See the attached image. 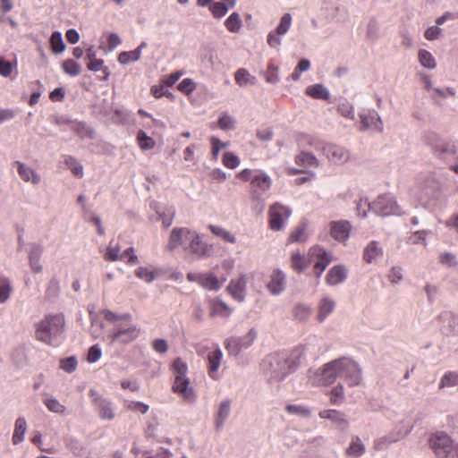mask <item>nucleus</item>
Here are the masks:
<instances>
[{
	"mask_svg": "<svg viewBox=\"0 0 458 458\" xmlns=\"http://www.w3.org/2000/svg\"><path fill=\"white\" fill-rule=\"evenodd\" d=\"M308 380L313 386H328L336 379H344L349 386H358L361 381L359 365L347 357H342L324 364L317 369H309Z\"/></svg>",
	"mask_w": 458,
	"mask_h": 458,
	"instance_id": "nucleus-1",
	"label": "nucleus"
},
{
	"mask_svg": "<svg viewBox=\"0 0 458 458\" xmlns=\"http://www.w3.org/2000/svg\"><path fill=\"white\" fill-rule=\"evenodd\" d=\"M301 352L293 351L274 352L267 355L262 361V371L269 384H277L294 372L300 365Z\"/></svg>",
	"mask_w": 458,
	"mask_h": 458,
	"instance_id": "nucleus-2",
	"label": "nucleus"
},
{
	"mask_svg": "<svg viewBox=\"0 0 458 458\" xmlns=\"http://www.w3.org/2000/svg\"><path fill=\"white\" fill-rule=\"evenodd\" d=\"M415 208L434 211L440 204L441 183L435 176H428L413 190Z\"/></svg>",
	"mask_w": 458,
	"mask_h": 458,
	"instance_id": "nucleus-3",
	"label": "nucleus"
},
{
	"mask_svg": "<svg viewBox=\"0 0 458 458\" xmlns=\"http://www.w3.org/2000/svg\"><path fill=\"white\" fill-rule=\"evenodd\" d=\"M64 327L63 315H48L41 320L36 329V338L47 344H54Z\"/></svg>",
	"mask_w": 458,
	"mask_h": 458,
	"instance_id": "nucleus-4",
	"label": "nucleus"
},
{
	"mask_svg": "<svg viewBox=\"0 0 458 458\" xmlns=\"http://www.w3.org/2000/svg\"><path fill=\"white\" fill-rule=\"evenodd\" d=\"M140 332V328L131 322V315L127 314L116 321L109 336L113 343L126 344L137 339Z\"/></svg>",
	"mask_w": 458,
	"mask_h": 458,
	"instance_id": "nucleus-5",
	"label": "nucleus"
},
{
	"mask_svg": "<svg viewBox=\"0 0 458 458\" xmlns=\"http://www.w3.org/2000/svg\"><path fill=\"white\" fill-rule=\"evenodd\" d=\"M430 448L437 458H454V445L450 437L444 432H437L428 439Z\"/></svg>",
	"mask_w": 458,
	"mask_h": 458,
	"instance_id": "nucleus-6",
	"label": "nucleus"
},
{
	"mask_svg": "<svg viewBox=\"0 0 458 458\" xmlns=\"http://www.w3.org/2000/svg\"><path fill=\"white\" fill-rule=\"evenodd\" d=\"M369 208L378 216H402L405 212L397 204L395 198L391 194H383L378 196L371 204Z\"/></svg>",
	"mask_w": 458,
	"mask_h": 458,
	"instance_id": "nucleus-7",
	"label": "nucleus"
},
{
	"mask_svg": "<svg viewBox=\"0 0 458 458\" xmlns=\"http://www.w3.org/2000/svg\"><path fill=\"white\" fill-rule=\"evenodd\" d=\"M257 337V332L254 328L242 337H230L225 340V346L230 355L237 356L242 351L250 347Z\"/></svg>",
	"mask_w": 458,
	"mask_h": 458,
	"instance_id": "nucleus-8",
	"label": "nucleus"
},
{
	"mask_svg": "<svg viewBox=\"0 0 458 458\" xmlns=\"http://www.w3.org/2000/svg\"><path fill=\"white\" fill-rule=\"evenodd\" d=\"M331 261V254L322 247L314 246L310 248L309 251V262L314 263V273L318 278L321 276Z\"/></svg>",
	"mask_w": 458,
	"mask_h": 458,
	"instance_id": "nucleus-9",
	"label": "nucleus"
},
{
	"mask_svg": "<svg viewBox=\"0 0 458 458\" xmlns=\"http://www.w3.org/2000/svg\"><path fill=\"white\" fill-rule=\"evenodd\" d=\"M411 431V428L404 424H397L387 435L377 438L374 442L376 450H384L392 444L403 439Z\"/></svg>",
	"mask_w": 458,
	"mask_h": 458,
	"instance_id": "nucleus-10",
	"label": "nucleus"
},
{
	"mask_svg": "<svg viewBox=\"0 0 458 458\" xmlns=\"http://www.w3.org/2000/svg\"><path fill=\"white\" fill-rule=\"evenodd\" d=\"M271 184L272 180L268 174L260 170H255L250 184L252 199L255 200H260L263 194L270 189Z\"/></svg>",
	"mask_w": 458,
	"mask_h": 458,
	"instance_id": "nucleus-11",
	"label": "nucleus"
},
{
	"mask_svg": "<svg viewBox=\"0 0 458 458\" xmlns=\"http://www.w3.org/2000/svg\"><path fill=\"white\" fill-rule=\"evenodd\" d=\"M292 215L290 208L280 203H275L269 208V226L273 231H279L284 227V222Z\"/></svg>",
	"mask_w": 458,
	"mask_h": 458,
	"instance_id": "nucleus-12",
	"label": "nucleus"
},
{
	"mask_svg": "<svg viewBox=\"0 0 458 458\" xmlns=\"http://www.w3.org/2000/svg\"><path fill=\"white\" fill-rule=\"evenodd\" d=\"M184 250L189 251L191 254L195 256L197 259H202L210 256V249L205 243L199 233L196 231L191 232L188 236L187 243H185Z\"/></svg>",
	"mask_w": 458,
	"mask_h": 458,
	"instance_id": "nucleus-13",
	"label": "nucleus"
},
{
	"mask_svg": "<svg viewBox=\"0 0 458 458\" xmlns=\"http://www.w3.org/2000/svg\"><path fill=\"white\" fill-rule=\"evenodd\" d=\"M90 396L93 398V403L98 408L99 417L105 420H112L115 417V410L114 403L106 398H104L95 393L89 391Z\"/></svg>",
	"mask_w": 458,
	"mask_h": 458,
	"instance_id": "nucleus-14",
	"label": "nucleus"
},
{
	"mask_svg": "<svg viewBox=\"0 0 458 458\" xmlns=\"http://www.w3.org/2000/svg\"><path fill=\"white\" fill-rule=\"evenodd\" d=\"M173 391L178 394L186 403H193L196 401V393L191 386L190 379L187 377H174Z\"/></svg>",
	"mask_w": 458,
	"mask_h": 458,
	"instance_id": "nucleus-15",
	"label": "nucleus"
},
{
	"mask_svg": "<svg viewBox=\"0 0 458 458\" xmlns=\"http://www.w3.org/2000/svg\"><path fill=\"white\" fill-rule=\"evenodd\" d=\"M322 151L327 159L335 165H344L350 159L349 151L341 146L325 144L322 147Z\"/></svg>",
	"mask_w": 458,
	"mask_h": 458,
	"instance_id": "nucleus-16",
	"label": "nucleus"
},
{
	"mask_svg": "<svg viewBox=\"0 0 458 458\" xmlns=\"http://www.w3.org/2000/svg\"><path fill=\"white\" fill-rule=\"evenodd\" d=\"M359 115L361 123L360 131L374 130L377 132L383 131V122L376 110H368L367 112L360 113Z\"/></svg>",
	"mask_w": 458,
	"mask_h": 458,
	"instance_id": "nucleus-17",
	"label": "nucleus"
},
{
	"mask_svg": "<svg viewBox=\"0 0 458 458\" xmlns=\"http://www.w3.org/2000/svg\"><path fill=\"white\" fill-rule=\"evenodd\" d=\"M191 232V230L186 227L174 228L170 233L166 249L169 251L174 250L179 246H182L184 249Z\"/></svg>",
	"mask_w": 458,
	"mask_h": 458,
	"instance_id": "nucleus-18",
	"label": "nucleus"
},
{
	"mask_svg": "<svg viewBox=\"0 0 458 458\" xmlns=\"http://www.w3.org/2000/svg\"><path fill=\"white\" fill-rule=\"evenodd\" d=\"M286 286V276L280 269H275L271 276L267 287L271 294L279 295L282 293Z\"/></svg>",
	"mask_w": 458,
	"mask_h": 458,
	"instance_id": "nucleus-19",
	"label": "nucleus"
},
{
	"mask_svg": "<svg viewBox=\"0 0 458 458\" xmlns=\"http://www.w3.org/2000/svg\"><path fill=\"white\" fill-rule=\"evenodd\" d=\"M246 284V278L244 276H242L236 279H232L226 290L234 300L242 302L245 299Z\"/></svg>",
	"mask_w": 458,
	"mask_h": 458,
	"instance_id": "nucleus-20",
	"label": "nucleus"
},
{
	"mask_svg": "<svg viewBox=\"0 0 458 458\" xmlns=\"http://www.w3.org/2000/svg\"><path fill=\"white\" fill-rule=\"evenodd\" d=\"M351 225L346 220L333 221L330 223V234L338 242H345L350 235Z\"/></svg>",
	"mask_w": 458,
	"mask_h": 458,
	"instance_id": "nucleus-21",
	"label": "nucleus"
},
{
	"mask_svg": "<svg viewBox=\"0 0 458 458\" xmlns=\"http://www.w3.org/2000/svg\"><path fill=\"white\" fill-rule=\"evenodd\" d=\"M43 246L39 243H30L29 250V262L30 268L35 273L42 271V266L40 264V258L43 254Z\"/></svg>",
	"mask_w": 458,
	"mask_h": 458,
	"instance_id": "nucleus-22",
	"label": "nucleus"
},
{
	"mask_svg": "<svg viewBox=\"0 0 458 458\" xmlns=\"http://www.w3.org/2000/svg\"><path fill=\"white\" fill-rule=\"evenodd\" d=\"M383 256V249L377 241L369 242L363 250V259L369 264H373Z\"/></svg>",
	"mask_w": 458,
	"mask_h": 458,
	"instance_id": "nucleus-23",
	"label": "nucleus"
},
{
	"mask_svg": "<svg viewBox=\"0 0 458 458\" xmlns=\"http://www.w3.org/2000/svg\"><path fill=\"white\" fill-rule=\"evenodd\" d=\"M433 154L437 158L449 162L456 157V147L454 143L444 140Z\"/></svg>",
	"mask_w": 458,
	"mask_h": 458,
	"instance_id": "nucleus-24",
	"label": "nucleus"
},
{
	"mask_svg": "<svg viewBox=\"0 0 458 458\" xmlns=\"http://www.w3.org/2000/svg\"><path fill=\"white\" fill-rule=\"evenodd\" d=\"M347 269L344 266H334L326 276V282L329 285H336L345 281Z\"/></svg>",
	"mask_w": 458,
	"mask_h": 458,
	"instance_id": "nucleus-25",
	"label": "nucleus"
},
{
	"mask_svg": "<svg viewBox=\"0 0 458 458\" xmlns=\"http://www.w3.org/2000/svg\"><path fill=\"white\" fill-rule=\"evenodd\" d=\"M231 413V401L225 399L221 402L218 406L216 417H215V427L216 430L220 431L227 420Z\"/></svg>",
	"mask_w": 458,
	"mask_h": 458,
	"instance_id": "nucleus-26",
	"label": "nucleus"
},
{
	"mask_svg": "<svg viewBox=\"0 0 458 458\" xmlns=\"http://www.w3.org/2000/svg\"><path fill=\"white\" fill-rule=\"evenodd\" d=\"M15 165L17 166L19 175L23 181L31 182L34 185H38L40 182V176L34 169L20 161H16Z\"/></svg>",
	"mask_w": 458,
	"mask_h": 458,
	"instance_id": "nucleus-27",
	"label": "nucleus"
},
{
	"mask_svg": "<svg viewBox=\"0 0 458 458\" xmlns=\"http://www.w3.org/2000/svg\"><path fill=\"white\" fill-rule=\"evenodd\" d=\"M335 309V301L328 297H323L318 305V320L323 322Z\"/></svg>",
	"mask_w": 458,
	"mask_h": 458,
	"instance_id": "nucleus-28",
	"label": "nucleus"
},
{
	"mask_svg": "<svg viewBox=\"0 0 458 458\" xmlns=\"http://www.w3.org/2000/svg\"><path fill=\"white\" fill-rule=\"evenodd\" d=\"M225 279L219 280L213 273H202L199 285L208 291H218Z\"/></svg>",
	"mask_w": 458,
	"mask_h": 458,
	"instance_id": "nucleus-29",
	"label": "nucleus"
},
{
	"mask_svg": "<svg viewBox=\"0 0 458 458\" xmlns=\"http://www.w3.org/2000/svg\"><path fill=\"white\" fill-rule=\"evenodd\" d=\"M150 208L156 211V213L158 216V218L162 220L163 225L165 227H168L173 223V218L174 216V208H168L166 210H164L161 208L160 205L153 201L150 203Z\"/></svg>",
	"mask_w": 458,
	"mask_h": 458,
	"instance_id": "nucleus-30",
	"label": "nucleus"
},
{
	"mask_svg": "<svg viewBox=\"0 0 458 458\" xmlns=\"http://www.w3.org/2000/svg\"><path fill=\"white\" fill-rule=\"evenodd\" d=\"M222 357L223 353L219 348H216L208 354V373L214 379L216 378V372L220 366Z\"/></svg>",
	"mask_w": 458,
	"mask_h": 458,
	"instance_id": "nucleus-31",
	"label": "nucleus"
},
{
	"mask_svg": "<svg viewBox=\"0 0 458 458\" xmlns=\"http://www.w3.org/2000/svg\"><path fill=\"white\" fill-rule=\"evenodd\" d=\"M162 274L160 268H149L147 267H140L135 270V276L145 281L146 283H151L158 278Z\"/></svg>",
	"mask_w": 458,
	"mask_h": 458,
	"instance_id": "nucleus-32",
	"label": "nucleus"
},
{
	"mask_svg": "<svg viewBox=\"0 0 458 458\" xmlns=\"http://www.w3.org/2000/svg\"><path fill=\"white\" fill-rule=\"evenodd\" d=\"M365 445L359 437H352L345 454L352 458H359L365 453Z\"/></svg>",
	"mask_w": 458,
	"mask_h": 458,
	"instance_id": "nucleus-33",
	"label": "nucleus"
},
{
	"mask_svg": "<svg viewBox=\"0 0 458 458\" xmlns=\"http://www.w3.org/2000/svg\"><path fill=\"white\" fill-rule=\"evenodd\" d=\"M318 415L321 419L329 420L333 423H335L338 426H341V425L347 426L348 425V421L345 418V415L339 411L324 410V411H319Z\"/></svg>",
	"mask_w": 458,
	"mask_h": 458,
	"instance_id": "nucleus-34",
	"label": "nucleus"
},
{
	"mask_svg": "<svg viewBox=\"0 0 458 458\" xmlns=\"http://www.w3.org/2000/svg\"><path fill=\"white\" fill-rule=\"evenodd\" d=\"M306 94L315 99L329 100L330 93L328 89L320 83L309 86Z\"/></svg>",
	"mask_w": 458,
	"mask_h": 458,
	"instance_id": "nucleus-35",
	"label": "nucleus"
},
{
	"mask_svg": "<svg viewBox=\"0 0 458 458\" xmlns=\"http://www.w3.org/2000/svg\"><path fill=\"white\" fill-rule=\"evenodd\" d=\"M27 431V421L24 417H19L14 423V431L13 435V443L18 445L23 441Z\"/></svg>",
	"mask_w": 458,
	"mask_h": 458,
	"instance_id": "nucleus-36",
	"label": "nucleus"
},
{
	"mask_svg": "<svg viewBox=\"0 0 458 458\" xmlns=\"http://www.w3.org/2000/svg\"><path fill=\"white\" fill-rule=\"evenodd\" d=\"M234 79L237 84L241 87H245L247 85H255L257 84L256 77L252 76L246 69L241 68L238 69L234 74Z\"/></svg>",
	"mask_w": 458,
	"mask_h": 458,
	"instance_id": "nucleus-37",
	"label": "nucleus"
},
{
	"mask_svg": "<svg viewBox=\"0 0 458 458\" xmlns=\"http://www.w3.org/2000/svg\"><path fill=\"white\" fill-rule=\"evenodd\" d=\"M231 313L232 310L223 301L216 299L211 301V316L227 318Z\"/></svg>",
	"mask_w": 458,
	"mask_h": 458,
	"instance_id": "nucleus-38",
	"label": "nucleus"
},
{
	"mask_svg": "<svg viewBox=\"0 0 458 458\" xmlns=\"http://www.w3.org/2000/svg\"><path fill=\"white\" fill-rule=\"evenodd\" d=\"M421 140L423 143L430 147L432 152H434L444 141V140H442L441 137L433 131H424L421 136Z\"/></svg>",
	"mask_w": 458,
	"mask_h": 458,
	"instance_id": "nucleus-39",
	"label": "nucleus"
},
{
	"mask_svg": "<svg viewBox=\"0 0 458 458\" xmlns=\"http://www.w3.org/2000/svg\"><path fill=\"white\" fill-rule=\"evenodd\" d=\"M295 160L299 165L306 167H318L319 165L317 157L313 154L306 151H301L297 155Z\"/></svg>",
	"mask_w": 458,
	"mask_h": 458,
	"instance_id": "nucleus-40",
	"label": "nucleus"
},
{
	"mask_svg": "<svg viewBox=\"0 0 458 458\" xmlns=\"http://www.w3.org/2000/svg\"><path fill=\"white\" fill-rule=\"evenodd\" d=\"M298 144L301 148L310 146L317 150H322V147L325 145L318 138L308 134H301L298 138Z\"/></svg>",
	"mask_w": 458,
	"mask_h": 458,
	"instance_id": "nucleus-41",
	"label": "nucleus"
},
{
	"mask_svg": "<svg viewBox=\"0 0 458 458\" xmlns=\"http://www.w3.org/2000/svg\"><path fill=\"white\" fill-rule=\"evenodd\" d=\"M43 403L51 412L63 414L65 411V406L62 404L56 398L49 394L45 395Z\"/></svg>",
	"mask_w": 458,
	"mask_h": 458,
	"instance_id": "nucleus-42",
	"label": "nucleus"
},
{
	"mask_svg": "<svg viewBox=\"0 0 458 458\" xmlns=\"http://www.w3.org/2000/svg\"><path fill=\"white\" fill-rule=\"evenodd\" d=\"M291 263L293 268L299 273L304 271L310 264L309 259H305L299 251L292 254Z\"/></svg>",
	"mask_w": 458,
	"mask_h": 458,
	"instance_id": "nucleus-43",
	"label": "nucleus"
},
{
	"mask_svg": "<svg viewBox=\"0 0 458 458\" xmlns=\"http://www.w3.org/2000/svg\"><path fill=\"white\" fill-rule=\"evenodd\" d=\"M225 28L232 33L240 31L242 21L238 13H233L225 21Z\"/></svg>",
	"mask_w": 458,
	"mask_h": 458,
	"instance_id": "nucleus-44",
	"label": "nucleus"
},
{
	"mask_svg": "<svg viewBox=\"0 0 458 458\" xmlns=\"http://www.w3.org/2000/svg\"><path fill=\"white\" fill-rule=\"evenodd\" d=\"M311 314V308L306 304H296L293 310V315L299 321H305Z\"/></svg>",
	"mask_w": 458,
	"mask_h": 458,
	"instance_id": "nucleus-45",
	"label": "nucleus"
},
{
	"mask_svg": "<svg viewBox=\"0 0 458 458\" xmlns=\"http://www.w3.org/2000/svg\"><path fill=\"white\" fill-rule=\"evenodd\" d=\"M50 45L55 54H61L65 50V44L64 42L61 32L55 31L50 38Z\"/></svg>",
	"mask_w": 458,
	"mask_h": 458,
	"instance_id": "nucleus-46",
	"label": "nucleus"
},
{
	"mask_svg": "<svg viewBox=\"0 0 458 458\" xmlns=\"http://www.w3.org/2000/svg\"><path fill=\"white\" fill-rule=\"evenodd\" d=\"M418 58L420 64L425 68L434 69L437 66L434 56L425 49H420L419 51Z\"/></svg>",
	"mask_w": 458,
	"mask_h": 458,
	"instance_id": "nucleus-47",
	"label": "nucleus"
},
{
	"mask_svg": "<svg viewBox=\"0 0 458 458\" xmlns=\"http://www.w3.org/2000/svg\"><path fill=\"white\" fill-rule=\"evenodd\" d=\"M13 287L8 278L0 276V303L5 302L11 295Z\"/></svg>",
	"mask_w": 458,
	"mask_h": 458,
	"instance_id": "nucleus-48",
	"label": "nucleus"
},
{
	"mask_svg": "<svg viewBox=\"0 0 458 458\" xmlns=\"http://www.w3.org/2000/svg\"><path fill=\"white\" fill-rule=\"evenodd\" d=\"M455 386H458V372L449 371L442 377L439 383V389Z\"/></svg>",
	"mask_w": 458,
	"mask_h": 458,
	"instance_id": "nucleus-49",
	"label": "nucleus"
},
{
	"mask_svg": "<svg viewBox=\"0 0 458 458\" xmlns=\"http://www.w3.org/2000/svg\"><path fill=\"white\" fill-rule=\"evenodd\" d=\"M64 163L75 176L79 178L83 176V166L76 160L75 157L67 156L64 159Z\"/></svg>",
	"mask_w": 458,
	"mask_h": 458,
	"instance_id": "nucleus-50",
	"label": "nucleus"
},
{
	"mask_svg": "<svg viewBox=\"0 0 458 458\" xmlns=\"http://www.w3.org/2000/svg\"><path fill=\"white\" fill-rule=\"evenodd\" d=\"M429 231L427 230H418L411 233L408 236L406 242L411 245H416L420 243H423L426 245V236L428 234Z\"/></svg>",
	"mask_w": 458,
	"mask_h": 458,
	"instance_id": "nucleus-51",
	"label": "nucleus"
},
{
	"mask_svg": "<svg viewBox=\"0 0 458 458\" xmlns=\"http://www.w3.org/2000/svg\"><path fill=\"white\" fill-rule=\"evenodd\" d=\"M285 409L288 413L302 418H307L311 414L308 407L301 404H288Z\"/></svg>",
	"mask_w": 458,
	"mask_h": 458,
	"instance_id": "nucleus-52",
	"label": "nucleus"
},
{
	"mask_svg": "<svg viewBox=\"0 0 458 458\" xmlns=\"http://www.w3.org/2000/svg\"><path fill=\"white\" fill-rule=\"evenodd\" d=\"M104 259L106 261H116L121 260L120 254V247L118 244H113V242H110L108 244L106 250L104 254Z\"/></svg>",
	"mask_w": 458,
	"mask_h": 458,
	"instance_id": "nucleus-53",
	"label": "nucleus"
},
{
	"mask_svg": "<svg viewBox=\"0 0 458 458\" xmlns=\"http://www.w3.org/2000/svg\"><path fill=\"white\" fill-rule=\"evenodd\" d=\"M209 229L215 235L221 237L226 242L234 243L236 241L235 237L229 231L220 226L210 225Z\"/></svg>",
	"mask_w": 458,
	"mask_h": 458,
	"instance_id": "nucleus-54",
	"label": "nucleus"
},
{
	"mask_svg": "<svg viewBox=\"0 0 458 458\" xmlns=\"http://www.w3.org/2000/svg\"><path fill=\"white\" fill-rule=\"evenodd\" d=\"M442 318L447 321L448 334L458 335V316L450 313H445L442 315Z\"/></svg>",
	"mask_w": 458,
	"mask_h": 458,
	"instance_id": "nucleus-55",
	"label": "nucleus"
},
{
	"mask_svg": "<svg viewBox=\"0 0 458 458\" xmlns=\"http://www.w3.org/2000/svg\"><path fill=\"white\" fill-rule=\"evenodd\" d=\"M228 2H214L210 4L209 10L215 18H222L229 9Z\"/></svg>",
	"mask_w": 458,
	"mask_h": 458,
	"instance_id": "nucleus-56",
	"label": "nucleus"
},
{
	"mask_svg": "<svg viewBox=\"0 0 458 458\" xmlns=\"http://www.w3.org/2000/svg\"><path fill=\"white\" fill-rule=\"evenodd\" d=\"M64 72L70 76H77L81 72V67L72 59H67L63 63Z\"/></svg>",
	"mask_w": 458,
	"mask_h": 458,
	"instance_id": "nucleus-57",
	"label": "nucleus"
},
{
	"mask_svg": "<svg viewBox=\"0 0 458 458\" xmlns=\"http://www.w3.org/2000/svg\"><path fill=\"white\" fill-rule=\"evenodd\" d=\"M173 369L174 372V377H186L188 366L182 359L177 358L173 362Z\"/></svg>",
	"mask_w": 458,
	"mask_h": 458,
	"instance_id": "nucleus-58",
	"label": "nucleus"
},
{
	"mask_svg": "<svg viewBox=\"0 0 458 458\" xmlns=\"http://www.w3.org/2000/svg\"><path fill=\"white\" fill-rule=\"evenodd\" d=\"M140 148L144 150L151 149L155 147V140L148 137L143 131H140L137 135Z\"/></svg>",
	"mask_w": 458,
	"mask_h": 458,
	"instance_id": "nucleus-59",
	"label": "nucleus"
},
{
	"mask_svg": "<svg viewBox=\"0 0 458 458\" xmlns=\"http://www.w3.org/2000/svg\"><path fill=\"white\" fill-rule=\"evenodd\" d=\"M330 401L333 404L341 403L344 400V388L342 384H338L332 388L330 392Z\"/></svg>",
	"mask_w": 458,
	"mask_h": 458,
	"instance_id": "nucleus-60",
	"label": "nucleus"
},
{
	"mask_svg": "<svg viewBox=\"0 0 458 458\" xmlns=\"http://www.w3.org/2000/svg\"><path fill=\"white\" fill-rule=\"evenodd\" d=\"M264 77L267 82L276 84L280 81L278 67L275 66L273 64H270L267 72L264 73Z\"/></svg>",
	"mask_w": 458,
	"mask_h": 458,
	"instance_id": "nucleus-61",
	"label": "nucleus"
},
{
	"mask_svg": "<svg viewBox=\"0 0 458 458\" xmlns=\"http://www.w3.org/2000/svg\"><path fill=\"white\" fill-rule=\"evenodd\" d=\"M387 278L392 284H398L403 279L402 267H392L387 275Z\"/></svg>",
	"mask_w": 458,
	"mask_h": 458,
	"instance_id": "nucleus-62",
	"label": "nucleus"
},
{
	"mask_svg": "<svg viewBox=\"0 0 458 458\" xmlns=\"http://www.w3.org/2000/svg\"><path fill=\"white\" fill-rule=\"evenodd\" d=\"M77 365H78V361H77L76 357H74V356L62 359L60 360V369H62L63 370H64L67 373L73 372L76 369Z\"/></svg>",
	"mask_w": 458,
	"mask_h": 458,
	"instance_id": "nucleus-63",
	"label": "nucleus"
},
{
	"mask_svg": "<svg viewBox=\"0 0 458 458\" xmlns=\"http://www.w3.org/2000/svg\"><path fill=\"white\" fill-rule=\"evenodd\" d=\"M337 110L341 115L350 119H354V107L346 99L339 104Z\"/></svg>",
	"mask_w": 458,
	"mask_h": 458,
	"instance_id": "nucleus-64",
	"label": "nucleus"
}]
</instances>
